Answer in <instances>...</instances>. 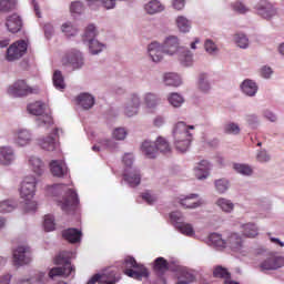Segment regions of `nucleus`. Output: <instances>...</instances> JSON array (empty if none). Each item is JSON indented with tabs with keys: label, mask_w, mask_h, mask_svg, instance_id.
Returning <instances> with one entry per match:
<instances>
[{
	"label": "nucleus",
	"mask_w": 284,
	"mask_h": 284,
	"mask_svg": "<svg viewBox=\"0 0 284 284\" xmlns=\"http://www.w3.org/2000/svg\"><path fill=\"white\" fill-rule=\"evenodd\" d=\"M190 130H194V125H187L185 122H178L173 129L174 148L178 152H187L192 144V133Z\"/></svg>",
	"instance_id": "1"
},
{
	"label": "nucleus",
	"mask_w": 284,
	"mask_h": 284,
	"mask_svg": "<svg viewBox=\"0 0 284 284\" xmlns=\"http://www.w3.org/2000/svg\"><path fill=\"white\" fill-rule=\"evenodd\" d=\"M74 258V253L70 251H62L59 253V255L55 257V265H62L58 267H53L49 272L50 278H54L55 276H63L64 278H68L70 274L74 272V266L70 263Z\"/></svg>",
	"instance_id": "2"
},
{
	"label": "nucleus",
	"mask_w": 284,
	"mask_h": 284,
	"mask_svg": "<svg viewBox=\"0 0 284 284\" xmlns=\"http://www.w3.org/2000/svg\"><path fill=\"white\" fill-rule=\"evenodd\" d=\"M37 192V178L34 175H28L21 183L20 196L24 200V210L27 212H36L37 203L32 201L34 193Z\"/></svg>",
	"instance_id": "3"
},
{
	"label": "nucleus",
	"mask_w": 284,
	"mask_h": 284,
	"mask_svg": "<svg viewBox=\"0 0 284 284\" xmlns=\"http://www.w3.org/2000/svg\"><path fill=\"white\" fill-rule=\"evenodd\" d=\"M123 163L125 165L123 179L130 187H136V185L141 184V172L136 168H132L134 163V156L131 153H126L123 156Z\"/></svg>",
	"instance_id": "4"
},
{
	"label": "nucleus",
	"mask_w": 284,
	"mask_h": 284,
	"mask_svg": "<svg viewBox=\"0 0 284 284\" xmlns=\"http://www.w3.org/2000/svg\"><path fill=\"white\" fill-rule=\"evenodd\" d=\"M124 274L130 278H134L135 281H142L143 278H148L150 276L148 268L136 263L134 257H126L124 260Z\"/></svg>",
	"instance_id": "5"
},
{
	"label": "nucleus",
	"mask_w": 284,
	"mask_h": 284,
	"mask_svg": "<svg viewBox=\"0 0 284 284\" xmlns=\"http://www.w3.org/2000/svg\"><path fill=\"white\" fill-rule=\"evenodd\" d=\"M29 114H33V116H38L36 122L39 128H43L44 125H52L54 121L52 120V115L45 113V103L41 101L33 102L27 106Z\"/></svg>",
	"instance_id": "6"
},
{
	"label": "nucleus",
	"mask_w": 284,
	"mask_h": 284,
	"mask_svg": "<svg viewBox=\"0 0 284 284\" xmlns=\"http://www.w3.org/2000/svg\"><path fill=\"white\" fill-rule=\"evenodd\" d=\"M8 92L16 98L30 97L39 94V87H30L24 80H18L9 87Z\"/></svg>",
	"instance_id": "7"
},
{
	"label": "nucleus",
	"mask_w": 284,
	"mask_h": 284,
	"mask_svg": "<svg viewBox=\"0 0 284 284\" xmlns=\"http://www.w3.org/2000/svg\"><path fill=\"white\" fill-rule=\"evenodd\" d=\"M62 65L72 68V70H81L83 68V53L75 49L68 51L62 58Z\"/></svg>",
	"instance_id": "8"
},
{
	"label": "nucleus",
	"mask_w": 284,
	"mask_h": 284,
	"mask_svg": "<svg viewBox=\"0 0 284 284\" xmlns=\"http://www.w3.org/2000/svg\"><path fill=\"white\" fill-rule=\"evenodd\" d=\"M28 52V42L19 40L11 44L7 50V61H17Z\"/></svg>",
	"instance_id": "9"
},
{
	"label": "nucleus",
	"mask_w": 284,
	"mask_h": 284,
	"mask_svg": "<svg viewBox=\"0 0 284 284\" xmlns=\"http://www.w3.org/2000/svg\"><path fill=\"white\" fill-rule=\"evenodd\" d=\"M32 262V251L28 245H20L13 251L14 265H28Z\"/></svg>",
	"instance_id": "10"
},
{
	"label": "nucleus",
	"mask_w": 284,
	"mask_h": 284,
	"mask_svg": "<svg viewBox=\"0 0 284 284\" xmlns=\"http://www.w3.org/2000/svg\"><path fill=\"white\" fill-rule=\"evenodd\" d=\"M60 207L62 212H67V214H70V212H74L79 205V195L75 191L72 189H69L67 192V196L64 197L63 202H60Z\"/></svg>",
	"instance_id": "11"
},
{
	"label": "nucleus",
	"mask_w": 284,
	"mask_h": 284,
	"mask_svg": "<svg viewBox=\"0 0 284 284\" xmlns=\"http://www.w3.org/2000/svg\"><path fill=\"white\" fill-rule=\"evenodd\" d=\"M140 108H141V97L136 93H132L128 98L124 104L123 112L125 116H129V118L136 116V114H139Z\"/></svg>",
	"instance_id": "12"
},
{
	"label": "nucleus",
	"mask_w": 284,
	"mask_h": 284,
	"mask_svg": "<svg viewBox=\"0 0 284 284\" xmlns=\"http://www.w3.org/2000/svg\"><path fill=\"white\" fill-rule=\"evenodd\" d=\"M121 281V273L115 267L105 268L100 274V284H116Z\"/></svg>",
	"instance_id": "13"
},
{
	"label": "nucleus",
	"mask_w": 284,
	"mask_h": 284,
	"mask_svg": "<svg viewBox=\"0 0 284 284\" xmlns=\"http://www.w3.org/2000/svg\"><path fill=\"white\" fill-rule=\"evenodd\" d=\"M255 10L260 17L263 19H272V17H276V8L270 1H262L256 7Z\"/></svg>",
	"instance_id": "14"
},
{
	"label": "nucleus",
	"mask_w": 284,
	"mask_h": 284,
	"mask_svg": "<svg viewBox=\"0 0 284 284\" xmlns=\"http://www.w3.org/2000/svg\"><path fill=\"white\" fill-rule=\"evenodd\" d=\"M58 135H59V129H55L52 135H49L40 140L39 142L40 148H42V150H45L47 152H54V150H58L59 142H57V138H55Z\"/></svg>",
	"instance_id": "15"
},
{
	"label": "nucleus",
	"mask_w": 284,
	"mask_h": 284,
	"mask_svg": "<svg viewBox=\"0 0 284 284\" xmlns=\"http://www.w3.org/2000/svg\"><path fill=\"white\" fill-rule=\"evenodd\" d=\"M17 161V153L12 146L0 148V165H12Z\"/></svg>",
	"instance_id": "16"
},
{
	"label": "nucleus",
	"mask_w": 284,
	"mask_h": 284,
	"mask_svg": "<svg viewBox=\"0 0 284 284\" xmlns=\"http://www.w3.org/2000/svg\"><path fill=\"white\" fill-rule=\"evenodd\" d=\"M283 265H284L283 256H270L261 263L260 267L262 272H265V271L278 270L280 267H283Z\"/></svg>",
	"instance_id": "17"
},
{
	"label": "nucleus",
	"mask_w": 284,
	"mask_h": 284,
	"mask_svg": "<svg viewBox=\"0 0 284 284\" xmlns=\"http://www.w3.org/2000/svg\"><path fill=\"white\" fill-rule=\"evenodd\" d=\"M6 28L12 34H17V32H21V28H23V20H21L19 14L13 13L7 17Z\"/></svg>",
	"instance_id": "18"
},
{
	"label": "nucleus",
	"mask_w": 284,
	"mask_h": 284,
	"mask_svg": "<svg viewBox=\"0 0 284 284\" xmlns=\"http://www.w3.org/2000/svg\"><path fill=\"white\" fill-rule=\"evenodd\" d=\"M148 53L153 63H160V61H163V54H165V51H163V45L159 42H152L148 47Z\"/></svg>",
	"instance_id": "19"
},
{
	"label": "nucleus",
	"mask_w": 284,
	"mask_h": 284,
	"mask_svg": "<svg viewBox=\"0 0 284 284\" xmlns=\"http://www.w3.org/2000/svg\"><path fill=\"white\" fill-rule=\"evenodd\" d=\"M14 143L19 148H26V145H30L32 143V133L27 129H20L14 134Z\"/></svg>",
	"instance_id": "20"
},
{
	"label": "nucleus",
	"mask_w": 284,
	"mask_h": 284,
	"mask_svg": "<svg viewBox=\"0 0 284 284\" xmlns=\"http://www.w3.org/2000/svg\"><path fill=\"white\" fill-rule=\"evenodd\" d=\"M143 104L146 110L154 112L161 105V98L156 93L146 92L143 94Z\"/></svg>",
	"instance_id": "21"
},
{
	"label": "nucleus",
	"mask_w": 284,
	"mask_h": 284,
	"mask_svg": "<svg viewBox=\"0 0 284 284\" xmlns=\"http://www.w3.org/2000/svg\"><path fill=\"white\" fill-rule=\"evenodd\" d=\"M162 49L164 54H169L170 57H172L173 54H176V52H181V50H179V38L174 36H170L164 41Z\"/></svg>",
	"instance_id": "22"
},
{
	"label": "nucleus",
	"mask_w": 284,
	"mask_h": 284,
	"mask_svg": "<svg viewBox=\"0 0 284 284\" xmlns=\"http://www.w3.org/2000/svg\"><path fill=\"white\" fill-rule=\"evenodd\" d=\"M210 170H212V164L207 160H202L195 166L194 172L199 181H203L210 176Z\"/></svg>",
	"instance_id": "23"
},
{
	"label": "nucleus",
	"mask_w": 284,
	"mask_h": 284,
	"mask_svg": "<svg viewBox=\"0 0 284 284\" xmlns=\"http://www.w3.org/2000/svg\"><path fill=\"white\" fill-rule=\"evenodd\" d=\"M199 194H190L186 195L184 199L180 200L181 206L185 207L186 210H195V207H201L203 205V201L197 200Z\"/></svg>",
	"instance_id": "24"
},
{
	"label": "nucleus",
	"mask_w": 284,
	"mask_h": 284,
	"mask_svg": "<svg viewBox=\"0 0 284 284\" xmlns=\"http://www.w3.org/2000/svg\"><path fill=\"white\" fill-rule=\"evenodd\" d=\"M50 170L51 174L53 176H58V179H61L68 174V166L65 165V162L61 160H52L50 163Z\"/></svg>",
	"instance_id": "25"
},
{
	"label": "nucleus",
	"mask_w": 284,
	"mask_h": 284,
	"mask_svg": "<svg viewBox=\"0 0 284 284\" xmlns=\"http://www.w3.org/2000/svg\"><path fill=\"white\" fill-rule=\"evenodd\" d=\"M29 168H31L32 172L37 174V176H42L43 172H45V163L41 158L36 155L29 156Z\"/></svg>",
	"instance_id": "26"
},
{
	"label": "nucleus",
	"mask_w": 284,
	"mask_h": 284,
	"mask_svg": "<svg viewBox=\"0 0 284 284\" xmlns=\"http://www.w3.org/2000/svg\"><path fill=\"white\" fill-rule=\"evenodd\" d=\"M226 247L233 252H241L243 250V237L239 233H231L226 240Z\"/></svg>",
	"instance_id": "27"
},
{
	"label": "nucleus",
	"mask_w": 284,
	"mask_h": 284,
	"mask_svg": "<svg viewBox=\"0 0 284 284\" xmlns=\"http://www.w3.org/2000/svg\"><path fill=\"white\" fill-rule=\"evenodd\" d=\"M240 88L245 97H256V92H258V85L250 79L244 80Z\"/></svg>",
	"instance_id": "28"
},
{
	"label": "nucleus",
	"mask_w": 284,
	"mask_h": 284,
	"mask_svg": "<svg viewBox=\"0 0 284 284\" xmlns=\"http://www.w3.org/2000/svg\"><path fill=\"white\" fill-rule=\"evenodd\" d=\"M170 270V263L164 257H156L153 262V272L159 276H163Z\"/></svg>",
	"instance_id": "29"
},
{
	"label": "nucleus",
	"mask_w": 284,
	"mask_h": 284,
	"mask_svg": "<svg viewBox=\"0 0 284 284\" xmlns=\"http://www.w3.org/2000/svg\"><path fill=\"white\" fill-rule=\"evenodd\" d=\"M142 152L144 155H146V159H156L159 151L156 149L155 142L152 141H144L142 143Z\"/></svg>",
	"instance_id": "30"
},
{
	"label": "nucleus",
	"mask_w": 284,
	"mask_h": 284,
	"mask_svg": "<svg viewBox=\"0 0 284 284\" xmlns=\"http://www.w3.org/2000/svg\"><path fill=\"white\" fill-rule=\"evenodd\" d=\"M179 61L184 68H190L194 63V54L187 49H180Z\"/></svg>",
	"instance_id": "31"
},
{
	"label": "nucleus",
	"mask_w": 284,
	"mask_h": 284,
	"mask_svg": "<svg viewBox=\"0 0 284 284\" xmlns=\"http://www.w3.org/2000/svg\"><path fill=\"white\" fill-rule=\"evenodd\" d=\"M144 10L146 14H159V12L165 10V6L159 0H151L144 4Z\"/></svg>",
	"instance_id": "32"
},
{
	"label": "nucleus",
	"mask_w": 284,
	"mask_h": 284,
	"mask_svg": "<svg viewBox=\"0 0 284 284\" xmlns=\"http://www.w3.org/2000/svg\"><path fill=\"white\" fill-rule=\"evenodd\" d=\"M78 104L83 108V110H91V108H94V97L90 93H81L77 98Z\"/></svg>",
	"instance_id": "33"
},
{
	"label": "nucleus",
	"mask_w": 284,
	"mask_h": 284,
	"mask_svg": "<svg viewBox=\"0 0 284 284\" xmlns=\"http://www.w3.org/2000/svg\"><path fill=\"white\" fill-rule=\"evenodd\" d=\"M63 239L69 243H79L81 241L82 233L77 229H68L62 232Z\"/></svg>",
	"instance_id": "34"
},
{
	"label": "nucleus",
	"mask_w": 284,
	"mask_h": 284,
	"mask_svg": "<svg viewBox=\"0 0 284 284\" xmlns=\"http://www.w3.org/2000/svg\"><path fill=\"white\" fill-rule=\"evenodd\" d=\"M197 89L203 94H207L212 90V84L210 83V78L205 73H201L197 80Z\"/></svg>",
	"instance_id": "35"
},
{
	"label": "nucleus",
	"mask_w": 284,
	"mask_h": 284,
	"mask_svg": "<svg viewBox=\"0 0 284 284\" xmlns=\"http://www.w3.org/2000/svg\"><path fill=\"white\" fill-rule=\"evenodd\" d=\"M209 241L213 247H217V250H225L227 247L226 240L223 239V236L219 233H212L209 236Z\"/></svg>",
	"instance_id": "36"
},
{
	"label": "nucleus",
	"mask_w": 284,
	"mask_h": 284,
	"mask_svg": "<svg viewBox=\"0 0 284 284\" xmlns=\"http://www.w3.org/2000/svg\"><path fill=\"white\" fill-rule=\"evenodd\" d=\"M155 148L158 152H161V154H170L172 152V148L170 146V143L163 136H159L156 139Z\"/></svg>",
	"instance_id": "37"
},
{
	"label": "nucleus",
	"mask_w": 284,
	"mask_h": 284,
	"mask_svg": "<svg viewBox=\"0 0 284 284\" xmlns=\"http://www.w3.org/2000/svg\"><path fill=\"white\" fill-rule=\"evenodd\" d=\"M215 205H217V207H220V210H222V212H225L226 214H231V212H234V204L225 197L217 199Z\"/></svg>",
	"instance_id": "38"
},
{
	"label": "nucleus",
	"mask_w": 284,
	"mask_h": 284,
	"mask_svg": "<svg viewBox=\"0 0 284 284\" xmlns=\"http://www.w3.org/2000/svg\"><path fill=\"white\" fill-rule=\"evenodd\" d=\"M164 83L165 85H171L173 88H179L181 85V75L178 73H166L164 74Z\"/></svg>",
	"instance_id": "39"
},
{
	"label": "nucleus",
	"mask_w": 284,
	"mask_h": 284,
	"mask_svg": "<svg viewBox=\"0 0 284 284\" xmlns=\"http://www.w3.org/2000/svg\"><path fill=\"white\" fill-rule=\"evenodd\" d=\"M242 232L244 236L248 239H254V236H258V227L254 223L242 224Z\"/></svg>",
	"instance_id": "40"
},
{
	"label": "nucleus",
	"mask_w": 284,
	"mask_h": 284,
	"mask_svg": "<svg viewBox=\"0 0 284 284\" xmlns=\"http://www.w3.org/2000/svg\"><path fill=\"white\" fill-rule=\"evenodd\" d=\"M14 210H17V202L12 200L0 202V214H9V212H14Z\"/></svg>",
	"instance_id": "41"
},
{
	"label": "nucleus",
	"mask_w": 284,
	"mask_h": 284,
	"mask_svg": "<svg viewBox=\"0 0 284 284\" xmlns=\"http://www.w3.org/2000/svg\"><path fill=\"white\" fill-rule=\"evenodd\" d=\"M234 41L237 48H241L242 50H247V48H250V39H247L245 33H236L234 36Z\"/></svg>",
	"instance_id": "42"
},
{
	"label": "nucleus",
	"mask_w": 284,
	"mask_h": 284,
	"mask_svg": "<svg viewBox=\"0 0 284 284\" xmlns=\"http://www.w3.org/2000/svg\"><path fill=\"white\" fill-rule=\"evenodd\" d=\"M168 101L170 105H172V108H181V105L185 103V99L179 93H170L168 97Z\"/></svg>",
	"instance_id": "43"
},
{
	"label": "nucleus",
	"mask_w": 284,
	"mask_h": 284,
	"mask_svg": "<svg viewBox=\"0 0 284 284\" xmlns=\"http://www.w3.org/2000/svg\"><path fill=\"white\" fill-rule=\"evenodd\" d=\"M176 27L179 28L180 32H190V29L192 28V22H190L187 18L179 16L176 18Z\"/></svg>",
	"instance_id": "44"
},
{
	"label": "nucleus",
	"mask_w": 284,
	"mask_h": 284,
	"mask_svg": "<svg viewBox=\"0 0 284 284\" xmlns=\"http://www.w3.org/2000/svg\"><path fill=\"white\" fill-rule=\"evenodd\" d=\"M176 230L181 232V234H184V236H194V226L190 223H178Z\"/></svg>",
	"instance_id": "45"
},
{
	"label": "nucleus",
	"mask_w": 284,
	"mask_h": 284,
	"mask_svg": "<svg viewBox=\"0 0 284 284\" xmlns=\"http://www.w3.org/2000/svg\"><path fill=\"white\" fill-rule=\"evenodd\" d=\"M224 134H233L234 136L241 134V126L235 122H227L223 126Z\"/></svg>",
	"instance_id": "46"
},
{
	"label": "nucleus",
	"mask_w": 284,
	"mask_h": 284,
	"mask_svg": "<svg viewBox=\"0 0 284 284\" xmlns=\"http://www.w3.org/2000/svg\"><path fill=\"white\" fill-rule=\"evenodd\" d=\"M89 50L91 54H101L105 50V44L99 42V40L89 41Z\"/></svg>",
	"instance_id": "47"
},
{
	"label": "nucleus",
	"mask_w": 284,
	"mask_h": 284,
	"mask_svg": "<svg viewBox=\"0 0 284 284\" xmlns=\"http://www.w3.org/2000/svg\"><path fill=\"white\" fill-rule=\"evenodd\" d=\"M53 85L57 90H65V81L61 71L53 73Z\"/></svg>",
	"instance_id": "48"
},
{
	"label": "nucleus",
	"mask_w": 284,
	"mask_h": 284,
	"mask_svg": "<svg viewBox=\"0 0 284 284\" xmlns=\"http://www.w3.org/2000/svg\"><path fill=\"white\" fill-rule=\"evenodd\" d=\"M97 34H98L97 27H94V24H89L83 34L84 43L94 41V38L97 37Z\"/></svg>",
	"instance_id": "49"
},
{
	"label": "nucleus",
	"mask_w": 284,
	"mask_h": 284,
	"mask_svg": "<svg viewBox=\"0 0 284 284\" xmlns=\"http://www.w3.org/2000/svg\"><path fill=\"white\" fill-rule=\"evenodd\" d=\"M17 8V0H0V12H12Z\"/></svg>",
	"instance_id": "50"
},
{
	"label": "nucleus",
	"mask_w": 284,
	"mask_h": 284,
	"mask_svg": "<svg viewBox=\"0 0 284 284\" xmlns=\"http://www.w3.org/2000/svg\"><path fill=\"white\" fill-rule=\"evenodd\" d=\"M215 189L219 194H225L226 190H230V182L225 179L216 180Z\"/></svg>",
	"instance_id": "51"
},
{
	"label": "nucleus",
	"mask_w": 284,
	"mask_h": 284,
	"mask_svg": "<svg viewBox=\"0 0 284 284\" xmlns=\"http://www.w3.org/2000/svg\"><path fill=\"white\" fill-rule=\"evenodd\" d=\"M232 10H234V12H237V14H247V11L250 10V8L247 6H245V3H243L242 1H235L231 4Z\"/></svg>",
	"instance_id": "52"
},
{
	"label": "nucleus",
	"mask_w": 284,
	"mask_h": 284,
	"mask_svg": "<svg viewBox=\"0 0 284 284\" xmlns=\"http://www.w3.org/2000/svg\"><path fill=\"white\" fill-rule=\"evenodd\" d=\"M43 227L45 232H54L57 224L54 223V216L52 215H45L44 216V222H43Z\"/></svg>",
	"instance_id": "53"
},
{
	"label": "nucleus",
	"mask_w": 284,
	"mask_h": 284,
	"mask_svg": "<svg viewBox=\"0 0 284 284\" xmlns=\"http://www.w3.org/2000/svg\"><path fill=\"white\" fill-rule=\"evenodd\" d=\"M194 283V275L187 271H182L181 276L176 284H190Z\"/></svg>",
	"instance_id": "54"
},
{
	"label": "nucleus",
	"mask_w": 284,
	"mask_h": 284,
	"mask_svg": "<svg viewBox=\"0 0 284 284\" xmlns=\"http://www.w3.org/2000/svg\"><path fill=\"white\" fill-rule=\"evenodd\" d=\"M234 170L244 176H250L252 174V168L246 164H234Z\"/></svg>",
	"instance_id": "55"
},
{
	"label": "nucleus",
	"mask_w": 284,
	"mask_h": 284,
	"mask_svg": "<svg viewBox=\"0 0 284 284\" xmlns=\"http://www.w3.org/2000/svg\"><path fill=\"white\" fill-rule=\"evenodd\" d=\"M204 50L209 54H216V52H219V47H216V43H214V41L207 39L204 42Z\"/></svg>",
	"instance_id": "56"
},
{
	"label": "nucleus",
	"mask_w": 284,
	"mask_h": 284,
	"mask_svg": "<svg viewBox=\"0 0 284 284\" xmlns=\"http://www.w3.org/2000/svg\"><path fill=\"white\" fill-rule=\"evenodd\" d=\"M62 32L67 37H74L77 34V28H74V26H72V23L65 22L62 24Z\"/></svg>",
	"instance_id": "57"
},
{
	"label": "nucleus",
	"mask_w": 284,
	"mask_h": 284,
	"mask_svg": "<svg viewBox=\"0 0 284 284\" xmlns=\"http://www.w3.org/2000/svg\"><path fill=\"white\" fill-rule=\"evenodd\" d=\"M271 160L272 156L265 150L257 151L256 161H258V163H270Z\"/></svg>",
	"instance_id": "58"
},
{
	"label": "nucleus",
	"mask_w": 284,
	"mask_h": 284,
	"mask_svg": "<svg viewBox=\"0 0 284 284\" xmlns=\"http://www.w3.org/2000/svg\"><path fill=\"white\" fill-rule=\"evenodd\" d=\"M125 136H128V131L123 128H118L113 131V139L116 141H124Z\"/></svg>",
	"instance_id": "59"
},
{
	"label": "nucleus",
	"mask_w": 284,
	"mask_h": 284,
	"mask_svg": "<svg viewBox=\"0 0 284 284\" xmlns=\"http://www.w3.org/2000/svg\"><path fill=\"white\" fill-rule=\"evenodd\" d=\"M170 219H171L172 223L174 224L175 229H176L178 223H183V214L179 211L172 212L170 214Z\"/></svg>",
	"instance_id": "60"
},
{
	"label": "nucleus",
	"mask_w": 284,
	"mask_h": 284,
	"mask_svg": "<svg viewBox=\"0 0 284 284\" xmlns=\"http://www.w3.org/2000/svg\"><path fill=\"white\" fill-rule=\"evenodd\" d=\"M70 11L74 14H81L83 12V2L75 1L71 3Z\"/></svg>",
	"instance_id": "61"
},
{
	"label": "nucleus",
	"mask_w": 284,
	"mask_h": 284,
	"mask_svg": "<svg viewBox=\"0 0 284 284\" xmlns=\"http://www.w3.org/2000/svg\"><path fill=\"white\" fill-rule=\"evenodd\" d=\"M100 144L102 145V148H106L108 150H115L116 148V142H114L113 140L103 139L100 140Z\"/></svg>",
	"instance_id": "62"
},
{
	"label": "nucleus",
	"mask_w": 284,
	"mask_h": 284,
	"mask_svg": "<svg viewBox=\"0 0 284 284\" xmlns=\"http://www.w3.org/2000/svg\"><path fill=\"white\" fill-rule=\"evenodd\" d=\"M245 121L248 123V125H258V116H256V114L246 115Z\"/></svg>",
	"instance_id": "63"
},
{
	"label": "nucleus",
	"mask_w": 284,
	"mask_h": 284,
	"mask_svg": "<svg viewBox=\"0 0 284 284\" xmlns=\"http://www.w3.org/2000/svg\"><path fill=\"white\" fill-rule=\"evenodd\" d=\"M143 201H146L149 205H152L156 202V196L152 195L150 192H145L142 194Z\"/></svg>",
	"instance_id": "64"
}]
</instances>
